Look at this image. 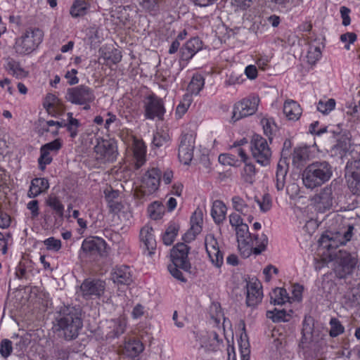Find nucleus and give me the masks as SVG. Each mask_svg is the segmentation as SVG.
<instances>
[{
  "instance_id": "obj_41",
  "label": "nucleus",
  "mask_w": 360,
  "mask_h": 360,
  "mask_svg": "<svg viewBox=\"0 0 360 360\" xmlns=\"http://www.w3.org/2000/svg\"><path fill=\"white\" fill-rule=\"evenodd\" d=\"M46 204L51 209H53L55 213L60 217L63 216L64 206L59 200V199L55 196H50L46 200Z\"/></svg>"
},
{
  "instance_id": "obj_36",
  "label": "nucleus",
  "mask_w": 360,
  "mask_h": 360,
  "mask_svg": "<svg viewBox=\"0 0 360 360\" xmlns=\"http://www.w3.org/2000/svg\"><path fill=\"white\" fill-rule=\"evenodd\" d=\"M179 229V225L175 223L169 224L162 236L163 243L166 245H170L174 242V238L178 233Z\"/></svg>"
},
{
  "instance_id": "obj_35",
  "label": "nucleus",
  "mask_w": 360,
  "mask_h": 360,
  "mask_svg": "<svg viewBox=\"0 0 360 360\" xmlns=\"http://www.w3.org/2000/svg\"><path fill=\"white\" fill-rule=\"evenodd\" d=\"M205 79L200 75H194L188 86V90L192 94H198L204 86Z\"/></svg>"
},
{
  "instance_id": "obj_13",
  "label": "nucleus",
  "mask_w": 360,
  "mask_h": 360,
  "mask_svg": "<svg viewBox=\"0 0 360 360\" xmlns=\"http://www.w3.org/2000/svg\"><path fill=\"white\" fill-rule=\"evenodd\" d=\"M82 295L86 299L101 297L105 291V283L100 279H86L81 285Z\"/></svg>"
},
{
  "instance_id": "obj_18",
  "label": "nucleus",
  "mask_w": 360,
  "mask_h": 360,
  "mask_svg": "<svg viewBox=\"0 0 360 360\" xmlns=\"http://www.w3.org/2000/svg\"><path fill=\"white\" fill-rule=\"evenodd\" d=\"M263 293L262 284L255 281L247 283L246 303L249 307H255L262 301Z\"/></svg>"
},
{
  "instance_id": "obj_9",
  "label": "nucleus",
  "mask_w": 360,
  "mask_h": 360,
  "mask_svg": "<svg viewBox=\"0 0 360 360\" xmlns=\"http://www.w3.org/2000/svg\"><path fill=\"white\" fill-rule=\"evenodd\" d=\"M65 98L73 104L82 105L83 103H92L95 95L92 89L82 84L68 89Z\"/></svg>"
},
{
  "instance_id": "obj_15",
  "label": "nucleus",
  "mask_w": 360,
  "mask_h": 360,
  "mask_svg": "<svg viewBox=\"0 0 360 360\" xmlns=\"http://www.w3.org/2000/svg\"><path fill=\"white\" fill-rule=\"evenodd\" d=\"M145 105V116L148 119H154L155 117L162 120L165 113L164 104L162 99L155 95H150L147 98Z\"/></svg>"
},
{
  "instance_id": "obj_50",
  "label": "nucleus",
  "mask_w": 360,
  "mask_h": 360,
  "mask_svg": "<svg viewBox=\"0 0 360 360\" xmlns=\"http://www.w3.org/2000/svg\"><path fill=\"white\" fill-rule=\"evenodd\" d=\"M126 325L124 322L119 321L115 323V328L112 331L108 333L109 338H117L122 333H124L125 330Z\"/></svg>"
},
{
  "instance_id": "obj_57",
  "label": "nucleus",
  "mask_w": 360,
  "mask_h": 360,
  "mask_svg": "<svg viewBox=\"0 0 360 360\" xmlns=\"http://www.w3.org/2000/svg\"><path fill=\"white\" fill-rule=\"evenodd\" d=\"M190 100H188L186 103H181L176 108V115L178 118H181L187 111L190 105Z\"/></svg>"
},
{
  "instance_id": "obj_4",
  "label": "nucleus",
  "mask_w": 360,
  "mask_h": 360,
  "mask_svg": "<svg viewBox=\"0 0 360 360\" xmlns=\"http://www.w3.org/2000/svg\"><path fill=\"white\" fill-rule=\"evenodd\" d=\"M43 31L38 27H28L24 34L15 41L14 49L20 55L30 54L41 43Z\"/></svg>"
},
{
  "instance_id": "obj_6",
  "label": "nucleus",
  "mask_w": 360,
  "mask_h": 360,
  "mask_svg": "<svg viewBox=\"0 0 360 360\" xmlns=\"http://www.w3.org/2000/svg\"><path fill=\"white\" fill-rule=\"evenodd\" d=\"M358 259L355 254L340 250L336 255L334 263V273L338 278H345L351 275L357 264Z\"/></svg>"
},
{
  "instance_id": "obj_24",
  "label": "nucleus",
  "mask_w": 360,
  "mask_h": 360,
  "mask_svg": "<svg viewBox=\"0 0 360 360\" xmlns=\"http://www.w3.org/2000/svg\"><path fill=\"white\" fill-rule=\"evenodd\" d=\"M153 231V229L148 226L143 227L140 231L141 240L144 243L146 249L148 250V254L150 255L153 253V250L156 248V241L155 240Z\"/></svg>"
},
{
  "instance_id": "obj_39",
  "label": "nucleus",
  "mask_w": 360,
  "mask_h": 360,
  "mask_svg": "<svg viewBox=\"0 0 360 360\" xmlns=\"http://www.w3.org/2000/svg\"><path fill=\"white\" fill-rule=\"evenodd\" d=\"M8 68L12 71L13 75L17 78H24L28 75V72L25 71L20 65V63L13 59H10L7 63Z\"/></svg>"
},
{
  "instance_id": "obj_23",
  "label": "nucleus",
  "mask_w": 360,
  "mask_h": 360,
  "mask_svg": "<svg viewBox=\"0 0 360 360\" xmlns=\"http://www.w3.org/2000/svg\"><path fill=\"white\" fill-rule=\"evenodd\" d=\"M49 188V184L45 178H35L32 180L28 196L35 198L42 193L46 192Z\"/></svg>"
},
{
  "instance_id": "obj_27",
  "label": "nucleus",
  "mask_w": 360,
  "mask_h": 360,
  "mask_svg": "<svg viewBox=\"0 0 360 360\" xmlns=\"http://www.w3.org/2000/svg\"><path fill=\"white\" fill-rule=\"evenodd\" d=\"M227 208L225 204L221 200H215L213 202L211 215L217 224L222 223L226 219Z\"/></svg>"
},
{
  "instance_id": "obj_21",
  "label": "nucleus",
  "mask_w": 360,
  "mask_h": 360,
  "mask_svg": "<svg viewBox=\"0 0 360 360\" xmlns=\"http://www.w3.org/2000/svg\"><path fill=\"white\" fill-rule=\"evenodd\" d=\"M111 279L118 285H129L132 282V278L129 266H116L111 273Z\"/></svg>"
},
{
  "instance_id": "obj_62",
  "label": "nucleus",
  "mask_w": 360,
  "mask_h": 360,
  "mask_svg": "<svg viewBox=\"0 0 360 360\" xmlns=\"http://www.w3.org/2000/svg\"><path fill=\"white\" fill-rule=\"evenodd\" d=\"M106 58L110 60L113 64H117L121 60L122 55L120 51L115 49L114 51H112L110 55L107 56Z\"/></svg>"
},
{
  "instance_id": "obj_59",
  "label": "nucleus",
  "mask_w": 360,
  "mask_h": 360,
  "mask_svg": "<svg viewBox=\"0 0 360 360\" xmlns=\"http://www.w3.org/2000/svg\"><path fill=\"white\" fill-rule=\"evenodd\" d=\"M38 200H34L28 202L27 208L31 211L32 217L35 218L39 215Z\"/></svg>"
},
{
  "instance_id": "obj_44",
  "label": "nucleus",
  "mask_w": 360,
  "mask_h": 360,
  "mask_svg": "<svg viewBox=\"0 0 360 360\" xmlns=\"http://www.w3.org/2000/svg\"><path fill=\"white\" fill-rule=\"evenodd\" d=\"M335 101L333 98H330L326 102L320 101L318 103L317 109L323 114H328L335 108Z\"/></svg>"
},
{
  "instance_id": "obj_55",
  "label": "nucleus",
  "mask_w": 360,
  "mask_h": 360,
  "mask_svg": "<svg viewBox=\"0 0 360 360\" xmlns=\"http://www.w3.org/2000/svg\"><path fill=\"white\" fill-rule=\"evenodd\" d=\"M167 138H168L167 136H164L158 132L155 134H154V136H153V144L155 146L159 148V147L162 146L165 143L167 142Z\"/></svg>"
},
{
  "instance_id": "obj_29",
  "label": "nucleus",
  "mask_w": 360,
  "mask_h": 360,
  "mask_svg": "<svg viewBox=\"0 0 360 360\" xmlns=\"http://www.w3.org/2000/svg\"><path fill=\"white\" fill-rule=\"evenodd\" d=\"M89 4L84 0H75L70 8V13L73 18L84 16L86 14Z\"/></svg>"
},
{
  "instance_id": "obj_42",
  "label": "nucleus",
  "mask_w": 360,
  "mask_h": 360,
  "mask_svg": "<svg viewBox=\"0 0 360 360\" xmlns=\"http://www.w3.org/2000/svg\"><path fill=\"white\" fill-rule=\"evenodd\" d=\"M329 323L330 326L329 331L330 337L335 338L344 333L345 327L337 318H331Z\"/></svg>"
},
{
  "instance_id": "obj_7",
  "label": "nucleus",
  "mask_w": 360,
  "mask_h": 360,
  "mask_svg": "<svg viewBox=\"0 0 360 360\" xmlns=\"http://www.w3.org/2000/svg\"><path fill=\"white\" fill-rule=\"evenodd\" d=\"M250 150L253 158L257 163L262 166L269 165L271 150L266 139L258 134L252 136L250 141Z\"/></svg>"
},
{
  "instance_id": "obj_14",
  "label": "nucleus",
  "mask_w": 360,
  "mask_h": 360,
  "mask_svg": "<svg viewBox=\"0 0 360 360\" xmlns=\"http://www.w3.org/2000/svg\"><path fill=\"white\" fill-rule=\"evenodd\" d=\"M205 245L211 262L217 268L221 267L224 262V255L219 250L217 239L214 236L209 235L205 238Z\"/></svg>"
},
{
  "instance_id": "obj_2",
  "label": "nucleus",
  "mask_w": 360,
  "mask_h": 360,
  "mask_svg": "<svg viewBox=\"0 0 360 360\" xmlns=\"http://www.w3.org/2000/svg\"><path fill=\"white\" fill-rule=\"evenodd\" d=\"M333 175V167L326 160L315 161L302 172V181L307 188L313 189L328 181Z\"/></svg>"
},
{
  "instance_id": "obj_22",
  "label": "nucleus",
  "mask_w": 360,
  "mask_h": 360,
  "mask_svg": "<svg viewBox=\"0 0 360 360\" xmlns=\"http://www.w3.org/2000/svg\"><path fill=\"white\" fill-rule=\"evenodd\" d=\"M288 170V164L285 158H281L278 162L276 172V187L280 191L284 188L285 177Z\"/></svg>"
},
{
  "instance_id": "obj_64",
  "label": "nucleus",
  "mask_w": 360,
  "mask_h": 360,
  "mask_svg": "<svg viewBox=\"0 0 360 360\" xmlns=\"http://www.w3.org/2000/svg\"><path fill=\"white\" fill-rule=\"evenodd\" d=\"M258 204L259 205L260 209L264 211H268L271 208V200L268 196H264L263 202H260L259 200H257Z\"/></svg>"
},
{
  "instance_id": "obj_19",
  "label": "nucleus",
  "mask_w": 360,
  "mask_h": 360,
  "mask_svg": "<svg viewBox=\"0 0 360 360\" xmlns=\"http://www.w3.org/2000/svg\"><path fill=\"white\" fill-rule=\"evenodd\" d=\"M313 200L323 210L329 209L333 205V189L331 186H327L316 194Z\"/></svg>"
},
{
  "instance_id": "obj_45",
  "label": "nucleus",
  "mask_w": 360,
  "mask_h": 360,
  "mask_svg": "<svg viewBox=\"0 0 360 360\" xmlns=\"http://www.w3.org/2000/svg\"><path fill=\"white\" fill-rule=\"evenodd\" d=\"M266 316L269 319H272L274 322L286 321V312L284 310H278L275 309L274 311H268Z\"/></svg>"
},
{
  "instance_id": "obj_40",
  "label": "nucleus",
  "mask_w": 360,
  "mask_h": 360,
  "mask_svg": "<svg viewBox=\"0 0 360 360\" xmlns=\"http://www.w3.org/2000/svg\"><path fill=\"white\" fill-rule=\"evenodd\" d=\"M313 321L312 319H305L303 321V326L302 330V338L301 340L302 343H307L311 341L312 338L313 332Z\"/></svg>"
},
{
  "instance_id": "obj_63",
  "label": "nucleus",
  "mask_w": 360,
  "mask_h": 360,
  "mask_svg": "<svg viewBox=\"0 0 360 360\" xmlns=\"http://www.w3.org/2000/svg\"><path fill=\"white\" fill-rule=\"evenodd\" d=\"M357 36L354 32H347L340 36V40L342 42H345L347 40L349 44H353L356 40Z\"/></svg>"
},
{
  "instance_id": "obj_33",
  "label": "nucleus",
  "mask_w": 360,
  "mask_h": 360,
  "mask_svg": "<svg viewBox=\"0 0 360 360\" xmlns=\"http://www.w3.org/2000/svg\"><path fill=\"white\" fill-rule=\"evenodd\" d=\"M270 295L271 302L274 304H283L289 300L287 291L284 288H276Z\"/></svg>"
},
{
  "instance_id": "obj_51",
  "label": "nucleus",
  "mask_w": 360,
  "mask_h": 360,
  "mask_svg": "<svg viewBox=\"0 0 360 360\" xmlns=\"http://www.w3.org/2000/svg\"><path fill=\"white\" fill-rule=\"evenodd\" d=\"M244 172L246 174L245 181L250 183H252V176L255 174V165L252 163H246L244 167Z\"/></svg>"
},
{
  "instance_id": "obj_3",
  "label": "nucleus",
  "mask_w": 360,
  "mask_h": 360,
  "mask_svg": "<svg viewBox=\"0 0 360 360\" xmlns=\"http://www.w3.org/2000/svg\"><path fill=\"white\" fill-rule=\"evenodd\" d=\"M190 248L183 243H177L171 250L172 264L168 266V269L173 277L182 282H186L181 269L185 271H190L191 265L188 259Z\"/></svg>"
},
{
  "instance_id": "obj_49",
  "label": "nucleus",
  "mask_w": 360,
  "mask_h": 360,
  "mask_svg": "<svg viewBox=\"0 0 360 360\" xmlns=\"http://www.w3.org/2000/svg\"><path fill=\"white\" fill-rule=\"evenodd\" d=\"M44 244L48 250L58 252L61 248V241L53 237H50L44 241Z\"/></svg>"
},
{
  "instance_id": "obj_52",
  "label": "nucleus",
  "mask_w": 360,
  "mask_h": 360,
  "mask_svg": "<svg viewBox=\"0 0 360 360\" xmlns=\"http://www.w3.org/2000/svg\"><path fill=\"white\" fill-rule=\"evenodd\" d=\"M58 102L57 97L52 94H48L45 98L44 103V107L49 110L50 108H53L55 105Z\"/></svg>"
},
{
  "instance_id": "obj_54",
  "label": "nucleus",
  "mask_w": 360,
  "mask_h": 360,
  "mask_svg": "<svg viewBox=\"0 0 360 360\" xmlns=\"http://www.w3.org/2000/svg\"><path fill=\"white\" fill-rule=\"evenodd\" d=\"M141 4L144 8L154 11L158 8V0H142Z\"/></svg>"
},
{
  "instance_id": "obj_53",
  "label": "nucleus",
  "mask_w": 360,
  "mask_h": 360,
  "mask_svg": "<svg viewBox=\"0 0 360 360\" xmlns=\"http://www.w3.org/2000/svg\"><path fill=\"white\" fill-rule=\"evenodd\" d=\"M62 146L61 141L59 139H55L54 141L44 144L41 147L48 151H58Z\"/></svg>"
},
{
  "instance_id": "obj_8",
  "label": "nucleus",
  "mask_w": 360,
  "mask_h": 360,
  "mask_svg": "<svg viewBox=\"0 0 360 360\" xmlns=\"http://www.w3.org/2000/svg\"><path fill=\"white\" fill-rule=\"evenodd\" d=\"M259 98L251 95L235 104L232 120L236 122L241 118L254 115L258 108Z\"/></svg>"
},
{
  "instance_id": "obj_12",
  "label": "nucleus",
  "mask_w": 360,
  "mask_h": 360,
  "mask_svg": "<svg viewBox=\"0 0 360 360\" xmlns=\"http://www.w3.org/2000/svg\"><path fill=\"white\" fill-rule=\"evenodd\" d=\"M105 241L99 237H89L84 240L81 250L85 256H103L106 249Z\"/></svg>"
},
{
  "instance_id": "obj_47",
  "label": "nucleus",
  "mask_w": 360,
  "mask_h": 360,
  "mask_svg": "<svg viewBox=\"0 0 360 360\" xmlns=\"http://www.w3.org/2000/svg\"><path fill=\"white\" fill-rule=\"evenodd\" d=\"M81 126L79 120H72L64 123V127L70 133V136L72 139L75 138L78 134V129Z\"/></svg>"
},
{
  "instance_id": "obj_60",
  "label": "nucleus",
  "mask_w": 360,
  "mask_h": 360,
  "mask_svg": "<svg viewBox=\"0 0 360 360\" xmlns=\"http://www.w3.org/2000/svg\"><path fill=\"white\" fill-rule=\"evenodd\" d=\"M11 217L5 213V212H1L0 213V227L2 229H6L8 228L11 224Z\"/></svg>"
},
{
  "instance_id": "obj_20",
  "label": "nucleus",
  "mask_w": 360,
  "mask_h": 360,
  "mask_svg": "<svg viewBox=\"0 0 360 360\" xmlns=\"http://www.w3.org/2000/svg\"><path fill=\"white\" fill-rule=\"evenodd\" d=\"M202 42L198 37H194L187 41L181 48V59L188 61L193 56L202 49Z\"/></svg>"
},
{
  "instance_id": "obj_37",
  "label": "nucleus",
  "mask_w": 360,
  "mask_h": 360,
  "mask_svg": "<svg viewBox=\"0 0 360 360\" xmlns=\"http://www.w3.org/2000/svg\"><path fill=\"white\" fill-rule=\"evenodd\" d=\"M349 188L355 195H360V170L356 169L352 172L348 179Z\"/></svg>"
},
{
  "instance_id": "obj_58",
  "label": "nucleus",
  "mask_w": 360,
  "mask_h": 360,
  "mask_svg": "<svg viewBox=\"0 0 360 360\" xmlns=\"http://www.w3.org/2000/svg\"><path fill=\"white\" fill-rule=\"evenodd\" d=\"M229 222L232 226L235 227V229L240 226V224H243V219L240 216L236 213H232L229 215Z\"/></svg>"
},
{
  "instance_id": "obj_1",
  "label": "nucleus",
  "mask_w": 360,
  "mask_h": 360,
  "mask_svg": "<svg viewBox=\"0 0 360 360\" xmlns=\"http://www.w3.org/2000/svg\"><path fill=\"white\" fill-rule=\"evenodd\" d=\"M54 330L57 335L66 341L76 339L83 326L82 309L73 306L61 307L56 319Z\"/></svg>"
},
{
  "instance_id": "obj_25",
  "label": "nucleus",
  "mask_w": 360,
  "mask_h": 360,
  "mask_svg": "<svg viewBox=\"0 0 360 360\" xmlns=\"http://www.w3.org/2000/svg\"><path fill=\"white\" fill-rule=\"evenodd\" d=\"M283 112L290 120H297L302 115L300 105L295 101H286L283 105Z\"/></svg>"
},
{
  "instance_id": "obj_11",
  "label": "nucleus",
  "mask_w": 360,
  "mask_h": 360,
  "mask_svg": "<svg viewBox=\"0 0 360 360\" xmlns=\"http://www.w3.org/2000/svg\"><path fill=\"white\" fill-rule=\"evenodd\" d=\"M195 139V136L193 134H185L180 137L178 157L180 162L184 165H188L193 160Z\"/></svg>"
},
{
  "instance_id": "obj_17",
  "label": "nucleus",
  "mask_w": 360,
  "mask_h": 360,
  "mask_svg": "<svg viewBox=\"0 0 360 360\" xmlns=\"http://www.w3.org/2000/svg\"><path fill=\"white\" fill-rule=\"evenodd\" d=\"M203 222V213L201 209L197 208L191 217V228L184 234L183 239L186 242L193 240L196 236L202 231Z\"/></svg>"
},
{
  "instance_id": "obj_28",
  "label": "nucleus",
  "mask_w": 360,
  "mask_h": 360,
  "mask_svg": "<svg viewBox=\"0 0 360 360\" xmlns=\"http://www.w3.org/2000/svg\"><path fill=\"white\" fill-rule=\"evenodd\" d=\"M253 238L254 240H252V245H255V247H252L251 250L255 255H258L266 250L268 244V238L264 233L254 235Z\"/></svg>"
},
{
  "instance_id": "obj_30",
  "label": "nucleus",
  "mask_w": 360,
  "mask_h": 360,
  "mask_svg": "<svg viewBox=\"0 0 360 360\" xmlns=\"http://www.w3.org/2000/svg\"><path fill=\"white\" fill-rule=\"evenodd\" d=\"M143 350V345L138 340H129L124 345V353L130 357L138 356Z\"/></svg>"
},
{
  "instance_id": "obj_56",
  "label": "nucleus",
  "mask_w": 360,
  "mask_h": 360,
  "mask_svg": "<svg viewBox=\"0 0 360 360\" xmlns=\"http://www.w3.org/2000/svg\"><path fill=\"white\" fill-rule=\"evenodd\" d=\"M349 13H350V10L348 8H347L345 6H342L340 8V13H341V17L342 18V25L344 26H347L351 22V19L349 15Z\"/></svg>"
},
{
  "instance_id": "obj_5",
  "label": "nucleus",
  "mask_w": 360,
  "mask_h": 360,
  "mask_svg": "<svg viewBox=\"0 0 360 360\" xmlns=\"http://www.w3.org/2000/svg\"><path fill=\"white\" fill-rule=\"evenodd\" d=\"M160 176L161 172L158 169L148 170L143 176L141 185L134 191L135 198L143 201L154 193L159 188Z\"/></svg>"
},
{
  "instance_id": "obj_46",
  "label": "nucleus",
  "mask_w": 360,
  "mask_h": 360,
  "mask_svg": "<svg viewBox=\"0 0 360 360\" xmlns=\"http://www.w3.org/2000/svg\"><path fill=\"white\" fill-rule=\"evenodd\" d=\"M13 351L12 342L8 339H4L0 343V354L4 359L8 358Z\"/></svg>"
},
{
  "instance_id": "obj_43",
  "label": "nucleus",
  "mask_w": 360,
  "mask_h": 360,
  "mask_svg": "<svg viewBox=\"0 0 360 360\" xmlns=\"http://www.w3.org/2000/svg\"><path fill=\"white\" fill-rule=\"evenodd\" d=\"M232 203L233 209L241 213L243 215H245L248 212L249 207L245 203L244 200L241 198L240 196H234L232 198Z\"/></svg>"
},
{
  "instance_id": "obj_34",
  "label": "nucleus",
  "mask_w": 360,
  "mask_h": 360,
  "mask_svg": "<svg viewBox=\"0 0 360 360\" xmlns=\"http://www.w3.org/2000/svg\"><path fill=\"white\" fill-rule=\"evenodd\" d=\"M235 229L238 243H241V244L246 245L250 240H252L251 234L249 232V229L247 224H240V226Z\"/></svg>"
},
{
  "instance_id": "obj_10",
  "label": "nucleus",
  "mask_w": 360,
  "mask_h": 360,
  "mask_svg": "<svg viewBox=\"0 0 360 360\" xmlns=\"http://www.w3.org/2000/svg\"><path fill=\"white\" fill-rule=\"evenodd\" d=\"M354 229L353 224H347L346 229H341L335 233H331L330 235L322 236L321 240L322 243H328L326 247L330 250L337 248L339 245H345L351 240Z\"/></svg>"
},
{
  "instance_id": "obj_48",
  "label": "nucleus",
  "mask_w": 360,
  "mask_h": 360,
  "mask_svg": "<svg viewBox=\"0 0 360 360\" xmlns=\"http://www.w3.org/2000/svg\"><path fill=\"white\" fill-rule=\"evenodd\" d=\"M41 155L38 160L39 168L41 170L45 169V166L49 165L52 161V158L49 155V151L44 149L43 147L40 149Z\"/></svg>"
},
{
  "instance_id": "obj_61",
  "label": "nucleus",
  "mask_w": 360,
  "mask_h": 360,
  "mask_svg": "<svg viewBox=\"0 0 360 360\" xmlns=\"http://www.w3.org/2000/svg\"><path fill=\"white\" fill-rule=\"evenodd\" d=\"M245 73L248 78L255 79L257 77V70L255 65H250L246 67Z\"/></svg>"
},
{
  "instance_id": "obj_26",
  "label": "nucleus",
  "mask_w": 360,
  "mask_h": 360,
  "mask_svg": "<svg viewBox=\"0 0 360 360\" xmlns=\"http://www.w3.org/2000/svg\"><path fill=\"white\" fill-rule=\"evenodd\" d=\"M204 347L209 351L216 352L223 345V340L220 339L216 331H210L205 340L202 341Z\"/></svg>"
},
{
  "instance_id": "obj_32",
  "label": "nucleus",
  "mask_w": 360,
  "mask_h": 360,
  "mask_svg": "<svg viewBox=\"0 0 360 360\" xmlns=\"http://www.w3.org/2000/svg\"><path fill=\"white\" fill-rule=\"evenodd\" d=\"M134 155L136 160V167L139 168L145 162L146 146L141 141H135L134 144Z\"/></svg>"
},
{
  "instance_id": "obj_31",
  "label": "nucleus",
  "mask_w": 360,
  "mask_h": 360,
  "mask_svg": "<svg viewBox=\"0 0 360 360\" xmlns=\"http://www.w3.org/2000/svg\"><path fill=\"white\" fill-rule=\"evenodd\" d=\"M309 151L307 148H295L292 157V164L296 167H300L309 159Z\"/></svg>"
},
{
  "instance_id": "obj_38",
  "label": "nucleus",
  "mask_w": 360,
  "mask_h": 360,
  "mask_svg": "<svg viewBox=\"0 0 360 360\" xmlns=\"http://www.w3.org/2000/svg\"><path fill=\"white\" fill-rule=\"evenodd\" d=\"M165 207L158 201L151 203L148 207V212L152 219L157 220L162 217Z\"/></svg>"
},
{
  "instance_id": "obj_16",
  "label": "nucleus",
  "mask_w": 360,
  "mask_h": 360,
  "mask_svg": "<svg viewBox=\"0 0 360 360\" xmlns=\"http://www.w3.org/2000/svg\"><path fill=\"white\" fill-rule=\"evenodd\" d=\"M94 149L97 154L108 162L115 160L117 155L116 143L111 139H102L98 142Z\"/></svg>"
}]
</instances>
